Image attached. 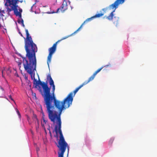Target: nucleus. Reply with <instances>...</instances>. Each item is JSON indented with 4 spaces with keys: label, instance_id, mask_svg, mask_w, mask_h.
<instances>
[{
    "label": "nucleus",
    "instance_id": "ddd939ff",
    "mask_svg": "<svg viewBox=\"0 0 157 157\" xmlns=\"http://www.w3.org/2000/svg\"><path fill=\"white\" fill-rule=\"evenodd\" d=\"M9 98H10L13 101V99L12 98L11 95H9Z\"/></svg>",
    "mask_w": 157,
    "mask_h": 157
},
{
    "label": "nucleus",
    "instance_id": "7ed1b4c3",
    "mask_svg": "<svg viewBox=\"0 0 157 157\" xmlns=\"http://www.w3.org/2000/svg\"><path fill=\"white\" fill-rule=\"evenodd\" d=\"M5 5L7 9V12L9 15H10V12L13 10L15 14L20 18L21 17V13L22 10L19 7L17 4L19 1L18 0H6Z\"/></svg>",
    "mask_w": 157,
    "mask_h": 157
},
{
    "label": "nucleus",
    "instance_id": "6e6552de",
    "mask_svg": "<svg viewBox=\"0 0 157 157\" xmlns=\"http://www.w3.org/2000/svg\"><path fill=\"white\" fill-rule=\"evenodd\" d=\"M115 11V9H114V10L110 13V14L108 16L106 17V18L109 20H112L113 19V17L114 16L113 12Z\"/></svg>",
    "mask_w": 157,
    "mask_h": 157
},
{
    "label": "nucleus",
    "instance_id": "aec40b11",
    "mask_svg": "<svg viewBox=\"0 0 157 157\" xmlns=\"http://www.w3.org/2000/svg\"><path fill=\"white\" fill-rule=\"evenodd\" d=\"M38 150V149H37V151Z\"/></svg>",
    "mask_w": 157,
    "mask_h": 157
},
{
    "label": "nucleus",
    "instance_id": "20e7f679",
    "mask_svg": "<svg viewBox=\"0 0 157 157\" xmlns=\"http://www.w3.org/2000/svg\"><path fill=\"white\" fill-rule=\"evenodd\" d=\"M75 33H74V32L72 33L71 34L67 36H66L62 38L60 40H58L56 42L55 44H53L51 48H50L49 49V54H50L52 55H53V54L55 52L56 50V46H57V43L61 41H62L63 40L73 35L74 34H75Z\"/></svg>",
    "mask_w": 157,
    "mask_h": 157
},
{
    "label": "nucleus",
    "instance_id": "423d86ee",
    "mask_svg": "<svg viewBox=\"0 0 157 157\" xmlns=\"http://www.w3.org/2000/svg\"><path fill=\"white\" fill-rule=\"evenodd\" d=\"M103 15V13H98L96 14L95 16L89 18L87 19L74 32V33H76L77 32H78L79 29L82 27V25L85 23H87L88 21H90L91 20L93 19L94 18L96 17H99L101 16H102Z\"/></svg>",
    "mask_w": 157,
    "mask_h": 157
},
{
    "label": "nucleus",
    "instance_id": "0eeeda50",
    "mask_svg": "<svg viewBox=\"0 0 157 157\" xmlns=\"http://www.w3.org/2000/svg\"><path fill=\"white\" fill-rule=\"evenodd\" d=\"M65 0H63V2L62 5L60 8L57 9L56 12H52V13H58L59 12V10H60L62 12H63L64 11L67 10V2H66Z\"/></svg>",
    "mask_w": 157,
    "mask_h": 157
},
{
    "label": "nucleus",
    "instance_id": "f3484780",
    "mask_svg": "<svg viewBox=\"0 0 157 157\" xmlns=\"http://www.w3.org/2000/svg\"><path fill=\"white\" fill-rule=\"evenodd\" d=\"M3 71L2 70V77H3Z\"/></svg>",
    "mask_w": 157,
    "mask_h": 157
},
{
    "label": "nucleus",
    "instance_id": "2eb2a0df",
    "mask_svg": "<svg viewBox=\"0 0 157 157\" xmlns=\"http://www.w3.org/2000/svg\"><path fill=\"white\" fill-rule=\"evenodd\" d=\"M4 16L3 14H2L1 12V10L0 9V17H2Z\"/></svg>",
    "mask_w": 157,
    "mask_h": 157
},
{
    "label": "nucleus",
    "instance_id": "a211bd4d",
    "mask_svg": "<svg viewBox=\"0 0 157 157\" xmlns=\"http://www.w3.org/2000/svg\"><path fill=\"white\" fill-rule=\"evenodd\" d=\"M21 63H20L19 64H18V65H21Z\"/></svg>",
    "mask_w": 157,
    "mask_h": 157
},
{
    "label": "nucleus",
    "instance_id": "412c9836",
    "mask_svg": "<svg viewBox=\"0 0 157 157\" xmlns=\"http://www.w3.org/2000/svg\"><path fill=\"white\" fill-rule=\"evenodd\" d=\"M38 150V149H37V151Z\"/></svg>",
    "mask_w": 157,
    "mask_h": 157
},
{
    "label": "nucleus",
    "instance_id": "f8f14e48",
    "mask_svg": "<svg viewBox=\"0 0 157 157\" xmlns=\"http://www.w3.org/2000/svg\"><path fill=\"white\" fill-rule=\"evenodd\" d=\"M16 109V112H17V114H18L19 117L20 118L21 117V114H20V113L19 112V111L18 109Z\"/></svg>",
    "mask_w": 157,
    "mask_h": 157
},
{
    "label": "nucleus",
    "instance_id": "39448f33",
    "mask_svg": "<svg viewBox=\"0 0 157 157\" xmlns=\"http://www.w3.org/2000/svg\"><path fill=\"white\" fill-rule=\"evenodd\" d=\"M111 65L109 63V64L105 65L104 66H102L100 68L98 69L96 71H95L94 73L93 74V75L90 77L88 79V80L87 81L88 82H90V81H92L95 78V76L96 75L97 73L99 72L102 69H103V70H105L106 68L107 67H108L110 66Z\"/></svg>",
    "mask_w": 157,
    "mask_h": 157
},
{
    "label": "nucleus",
    "instance_id": "6ab92c4d",
    "mask_svg": "<svg viewBox=\"0 0 157 157\" xmlns=\"http://www.w3.org/2000/svg\"><path fill=\"white\" fill-rule=\"evenodd\" d=\"M50 136H51V133L50 132Z\"/></svg>",
    "mask_w": 157,
    "mask_h": 157
},
{
    "label": "nucleus",
    "instance_id": "dca6fc26",
    "mask_svg": "<svg viewBox=\"0 0 157 157\" xmlns=\"http://www.w3.org/2000/svg\"><path fill=\"white\" fill-rule=\"evenodd\" d=\"M0 88L3 90L4 91V89L1 87L0 86Z\"/></svg>",
    "mask_w": 157,
    "mask_h": 157
},
{
    "label": "nucleus",
    "instance_id": "9b49d317",
    "mask_svg": "<svg viewBox=\"0 0 157 157\" xmlns=\"http://www.w3.org/2000/svg\"><path fill=\"white\" fill-rule=\"evenodd\" d=\"M114 139L113 138H111L110 139V140L109 141V145H112V144L113 143L114 141Z\"/></svg>",
    "mask_w": 157,
    "mask_h": 157
},
{
    "label": "nucleus",
    "instance_id": "f257e3e1",
    "mask_svg": "<svg viewBox=\"0 0 157 157\" xmlns=\"http://www.w3.org/2000/svg\"><path fill=\"white\" fill-rule=\"evenodd\" d=\"M33 84L35 85V87L37 88L38 85H40L43 88V92L41 89L40 90L44 98L49 119L54 124H62L61 115L63 110L66 108H69L72 105L73 97L76 93L81 88L89 83L87 81H85L77 87L73 92H71L69 94L67 97L63 101H61L56 99L54 93L55 86L50 74L47 75V79L48 80L49 85L52 86L51 94L50 92L51 88L48 87L47 81L46 82H41L39 79L38 81H37L35 78V74L33 75Z\"/></svg>",
    "mask_w": 157,
    "mask_h": 157
},
{
    "label": "nucleus",
    "instance_id": "4468645a",
    "mask_svg": "<svg viewBox=\"0 0 157 157\" xmlns=\"http://www.w3.org/2000/svg\"><path fill=\"white\" fill-rule=\"evenodd\" d=\"M1 12L2 14H3V13H5V11L4 10H1Z\"/></svg>",
    "mask_w": 157,
    "mask_h": 157
},
{
    "label": "nucleus",
    "instance_id": "9d476101",
    "mask_svg": "<svg viewBox=\"0 0 157 157\" xmlns=\"http://www.w3.org/2000/svg\"><path fill=\"white\" fill-rule=\"evenodd\" d=\"M17 22L19 24H21L23 27H24L25 25L24 24V21L22 19H18L17 20Z\"/></svg>",
    "mask_w": 157,
    "mask_h": 157
},
{
    "label": "nucleus",
    "instance_id": "f03ea898",
    "mask_svg": "<svg viewBox=\"0 0 157 157\" xmlns=\"http://www.w3.org/2000/svg\"><path fill=\"white\" fill-rule=\"evenodd\" d=\"M25 31L26 35V38L23 36L20 32H19L21 36L25 39V48L26 53V57H22V58L24 69L30 75L33 79V75H34L35 71L36 70V53L37 51V48L33 42L31 36H30L28 30L25 29Z\"/></svg>",
    "mask_w": 157,
    "mask_h": 157
},
{
    "label": "nucleus",
    "instance_id": "4be33fe9",
    "mask_svg": "<svg viewBox=\"0 0 157 157\" xmlns=\"http://www.w3.org/2000/svg\"><path fill=\"white\" fill-rule=\"evenodd\" d=\"M29 86H31V85H30Z\"/></svg>",
    "mask_w": 157,
    "mask_h": 157
},
{
    "label": "nucleus",
    "instance_id": "1a4fd4ad",
    "mask_svg": "<svg viewBox=\"0 0 157 157\" xmlns=\"http://www.w3.org/2000/svg\"><path fill=\"white\" fill-rule=\"evenodd\" d=\"M52 55L50 54H49L48 55V56L47 62L48 64V63H50L51 62V58L52 57Z\"/></svg>",
    "mask_w": 157,
    "mask_h": 157
}]
</instances>
